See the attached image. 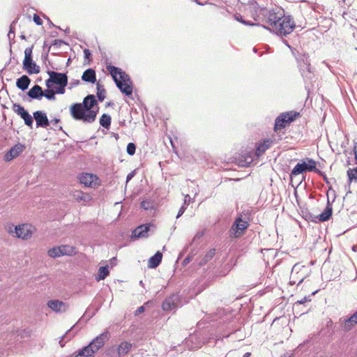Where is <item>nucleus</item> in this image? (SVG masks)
Instances as JSON below:
<instances>
[{
	"label": "nucleus",
	"mask_w": 357,
	"mask_h": 357,
	"mask_svg": "<svg viewBox=\"0 0 357 357\" xmlns=\"http://www.w3.org/2000/svg\"><path fill=\"white\" fill-rule=\"evenodd\" d=\"M162 258V253L160 251L156 252V253L149 259L148 267L150 268H155L160 265Z\"/></svg>",
	"instance_id": "nucleus-26"
},
{
	"label": "nucleus",
	"mask_w": 357,
	"mask_h": 357,
	"mask_svg": "<svg viewBox=\"0 0 357 357\" xmlns=\"http://www.w3.org/2000/svg\"><path fill=\"white\" fill-rule=\"evenodd\" d=\"M251 356V353L250 352H246L244 355H243V357H250Z\"/></svg>",
	"instance_id": "nucleus-57"
},
{
	"label": "nucleus",
	"mask_w": 357,
	"mask_h": 357,
	"mask_svg": "<svg viewBox=\"0 0 357 357\" xmlns=\"http://www.w3.org/2000/svg\"><path fill=\"white\" fill-rule=\"evenodd\" d=\"M203 236H204V231H202L197 232L192 239V243L195 242V241L201 238Z\"/></svg>",
	"instance_id": "nucleus-47"
},
{
	"label": "nucleus",
	"mask_w": 357,
	"mask_h": 357,
	"mask_svg": "<svg viewBox=\"0 0 357 357\" xmlns=\"http://www.w3.org/2000/svg\"><path fill=\"white\" fill-rule=\"evenodd\" d=\"M33 117L36 120V126L47 128L50 126V121L45 112L43 111H36L33 112Z\"/></svg>",
	"instance_id": "nucleus-15"
},
{
	"label": "nucleus",
	"mask_w": 357,
	"mask_h": 357,
	"mask_svg": "<svg viewBox=\"0 0 357 357\" xmlns=\"http://www.w3.org/2000/svg\"><path fill=\"white\" fill-rule=\"evenodd\" d=\"M191 260H192L191 257L188 256V257H187L183 260V264L184 265H186V264H188Z\"/></svg>",
	"instance_id": "nucleus-53"
},
{
	"label": "nucleus",
	"mask_w": 357,
	"mask_h": 357,
	"mask_svg": "<svg viewBox=\"0 0 357 357\" xmlns=\"http://www.w3.org/2000/svg\"><path fill=\"white\" fill-rule=\"evenodd\" d=\"M285 44L287 45V47H288L289 48H291V46H290L289 45H288V43H287V42H285Z\"/></svg>",
	"instance_id": "nucleus-64"
},
{
	"label": "nucleus",
	"mask_w": 357,
	"mask_h": 357,
	"mask_svg": "<svg viewBox=\"0 0 357 357\" xmlns=\"http://www.w3.org/2000/svg\"><path fill=\"white\" fill-rule=\"evenodd\" d=\"M47 306L56 313H63L69 308V305L59 300H50L47 303Z\"/></svg>",
	"instance_id": "nucleus-13"
},
{
	"label": "nucleus",
	"mask_w": 357,
	"mask_h": 357,
	"mask_svg": "<svg viewBox=\"0 0 357 357\" xmlns=\"http://www.w3.org/2000/svg\"><path fill=\"white\" fill-rule=\"evenodd\" d=\"M241 22L242 23L245 24H248V23H247L245 21H244V20H241Z\"/></svg>",
	"instance_id": "nucleus-63"
},
{
	"label": "nucleus",
	"mask_w": 357,
	"mask_h": 357,
	"mask_svg": "<svg viewBox=\"0 0 357 357\" xmlns=\"http://www.w3.org/2000/svg\"><path fill=\"white\" fill-rule=\"evenodd\" d=\"M27 95L32 99L40 100L43 97V91L40 86L36 84L29 89Z\"/></svg>",
	"instance_id": "nucleus-23"
},
{
	"label": "nucleus",
	"mask_w": 357,
	"mask_h": 357,
	"mask_svg": "<svg viewBox=\"0 0 357 357\" xmlns=\"http://www.w3.org/2000/svg\"><path fill=\"white\" fill-rule=\"evenodd\" d=\"M301 269V266L299 264H295L291 269V279L295 278L296 275L299 273Z\"/></svg>",
	"instance_id": "nucleus-41"
},
{
	"label": "nucleus",
	"mask_w": 357,
	"mask_h": 357,
	"mask_svg": "<svg viewBox=\"0 0 357 357\" xmlns=\"http://www.w3.org/2000/svg\"><path fill=\"white\" fill-rule=\"evenodd\" d=\"M79 181L86 187L96 188L98 185V178L93 174H82L79 177Z\"/></svg>",
	"instance_id": "nucleus-14"
},
{
	"label": "nucleus",
	"mask_w": 357,
	"mask_h": 357,
	"mask_svg": "<svg viewBox=\"0 0 357 357\" xmlns=\"http://www.w3.org/2000/svg\"><path fill=\"white\" fill-rule=\"evenodd\" d=\"M109 275L108 266H100L98 269V274L96 279L97 281L104 280Z\"/></svg>",
	"instance_id": "nucleus-34"
},
{
	"label": "nucleus",
	"mask_w": 357,
	"mask_h": 357,
	"mask_svg": "<svg viewBox=\"0 0 357 357\" xmlns=\"http://www.w3.org/2000/svg\"><path fill=\"white\" fill-rule=\"evenodd\" d=\"M81 104L83 105L84 108L89 112V111H95L93 108L97 105V100L94 95H88L84 98Z\"/></svg>",
	"instance_id": "nucleus-22"
},
{
	"label": "nucleus",
	"mask_w": 357,
	"mask_h": 357,
	"mask_svg": "<svg viewBox=\"0 0 357 357\" xmlns=\"http://www.w3.org/2000/svg\"><path fill=\"white\" fill-rule=\"evenodd\" d=\"M84 58L86 59H89L90 58V56H91V53L90 50L88 49H85L84 50Z\"/></svg>",
	"instance_id": "nucleus-48"
},
{
	"label": "nucleus",
	"mask_w": 357,
	"mask_h": 357,
	"mask_svg": "<svg viewBox=\"0 0 357 357\" xmlns=\"http://www.w3.org/2000/svg\"><path fill=\"white\" fill-rule=\"evenodd\" d=\"M75 328V325L71 327L69 330L66 331V333L61 337V340L59 341V344L61 347L65 346V344L70 340L76 334V332L74 331Z\"/></svg>",
	"instance_id": "nucleus-28"
},
{
	"label": "nucleus",
	"mask_w": 357,
	"mask_h": 357,
	"mask_svg": "<svg viewBox=\"0 0 357 357\" xmlns=\"http://www.w3.org/2000/svg\"><path fill=\"white\" fill-rule=\"evenodd\" d=\"M178 296L176 294H172L167 298L162 304V308L164 311H170L177 307V303Z\"/></svg>",
	"instance_id": "nucleus-19"
},
{
	"label": "nucleus",
	"mask_w": 357,
	"mask_h": 357,
	"mask_svg": "<svg viewBox=\"0 0 357 357\" xmlns=\"http://www.w3.org/2000/svg\"><path fill=\"white\" fill-rule=\"evenodd\" d=\"M136 151V146L134 143L130 142L127 145L126 151L128 155H133Z\"/></svg>",
	"instance_id": "nucleus-40"
},
{
	"label": "nucleus",
	"mask_w": 357,
	"mask_h": 357,
	"mask_svg": "<svg viewBox=\"0 0 357 357\" xmlns=\"http://www.w3.org/2000/svg\"><path fill=\"white\" fill-rule=\"evenodd\" d=\"M106 68L119 89L126 96H131L132 94V82L130 76L121 68L112 65L107 66Z\"/></svg>",
	"instance_id": "nucleus-2"
},
{
	"label": "nucleus",
	"mask_w": 357,
	"mask_h": 357,
	"mask_svg": "<svg viewBox=\"0 0 357 357\" xmlns=\"http://www.w3.org/2000/svg\"><path fill=\"white\" fill-rule=\"evenodd\" d=\"M272 140L264 139L262 142L257 144L255 155L258 158L265 153L269 149L272 144Z\"/></svg>",
	"instance_id": "nucleus-21"
},
{
	"label": "nucleus",
	"mask_w": 357,
	"mask_h": 357,
	"mask_svg": "<svg viewBox=\"0 0 357 357\" xmlns=\"http://www.w3.org/2000/svg\"><path fill=\"white\" fill-rule=\"evenodd\" d=\"M151 224L142 225L135 228L132 232V238H142L149 236Z\"/></svg>",
	"instance_id": "nucleus-17"
},
{
	"label": "nucleus",
	"mask_w": 357,
	"mask_h": 357,
	"mask_svg": "<svg viewBox=\"0 0 357 357\" xmlns=\"http://www.w3.org/2000/svg\"><path fill=\"white\" fill-rule=\"evenodd\" d=\"M33 20V22L37 25H42L43 24V20H42V19L38 15L34 14Z\"/></svg>",
	"instance_id": "nucleus-45"
},
{
	"label": "nucleus",
	"mask_w": 357,
	"mask_h": 357,
	"mask_svg": "<svg viewBox=\"0 0 357 357\" xmlns=\"http://www.w3.org/2000/svg\"><path fill=\"white\" fill-rule=\"evenodd\" d=\"M307 301H310V298L309 297H305L303 299L298 301L296 302V304H303L304 303Z\"/></svg>",
	"instance_id": "nucleus-51"
},
{
	"label": "nucleus",
	"mask_w": 357,
	"mask_h": 357,
	"mask_svg": "<svg viewBox=\"0 0 357 357\" xmlns=\"http://www.w3.org/2000/svg\"><path fill=\"white\" fill-rule=\"evenodd\" d=\"M191 202V198L189 195H186L184 199V204L188 205Z\"/></svg>",
	"instance_id": "nucleus-52"
},
{
	"label": "nucleus",
	"mask_w": 357,
	"mask_h": 357,
	"mask_svg": "<svg viewBox=\"0 0 357 357\" xmlns=\"http://www.w3.org/2000/svg\"><path fill=\"white\" fill-rule=\"evenodd\" d=\"M341 327L344 331H349L357 324V310L348 319L341 318Z\"/></svg>",
	"instance_id": "nucleus-18"
},
{
	"label": "nucleus",
	"mask_w": 357,
	"mask_h": 357,
	"mask_svg": "<svg viewBox=\"0 0 357 357\" xmlns=\"http://www.w3.org/2000/svg\"><path fill=\"white\" fill-rule=\"evenodd\" d=\"M30 82V78L27 75H24L17 79L16 86L18 89L24 91L28 89Z\"/></svg>",
	"instance_id": "nucleus-27"
},
{
	"label": "nucleus",
	"mask_w": 357,
	"mask_h": 357,
	"mask_svg": "<svg viewBox=\"0 0 357 357\" xmlns=\"http://www.w3.org/2000/svg\"><path fill=\"white\" fill-rule=\"evenodd\" d=\"M47 255L49 257L52 258L60 257L62 256V251L60 248V246L54 247L50 249L47 252Z\"/></svg>",
	"instance_id": "nucleus-35"
},
{
	"label": "nucleus",
	"mask_w": 357,
	"mask_h": 357,
	"mask_svg": "<svg viewBox=\"0 0 357 357\" xmlns=\"http://www.w3.org/2000/svg\"><path fill=\"white\" fill-rule=\"evenodd\" d=\"M82 79L86 82L94 83L96 81L95 70L92 68L86 70L82 76Z\"/></svg>",
	"instance_id": "nucleus-29"
},
{
	"label": "nucleus",
	"mask_w": 357,
	"mask_h": 357,
	"mask_svg": "<svg viewBox=\"0 0 357 357\" xmlns=\"http://www.w3.org/2000/svg\"><path fill=\"white\" fill-rule=\"evenodd\" d=\"M215 249H211L209 250L204 257L198 262L199 266H204L205 265L208 261H210L215 255Z\"/></svg>",
	"instance_id": "nucleus-31"
},
{
	"label": "nucleus",
	"mask_w": 357,
	"mask_h": 357,
	"mask_svg": "<svg viewBox=\"0 0 357 357\" xmlns=\"http://www.w3.org/2000/svg\"><path fill=\"white\" fill-rule=\"evenodd\" d=\"M204 344L203 338L198 334L190 335L184 341L185 347L189 350H194L200 348Z\"/></svg>",
	"instance_id": "nucleus-11"
},
{
	"label": "nucleus",
	"mask_w": 357,
	"mask_h": 357,
	"mask_svg": "<svg viewBox=\"0 0 357 357\" xmlns=\"http://www.w3.org/2000/svg\"><path fill=\"white\" fill-rule=\"evenodd\" d=\"M299 115L300 114L298 112L294 111H290L280 114L275 121V131L284 128L287 125L293 122Z\"/></svg>",
	"instance_id": "nucleus-5"
},
{
	"label": "nucleus",
	"mask_w": 357,
	"mask_h": 357,
	"mask_svg": "<svg viewBox=\"0 0 357 357\" xmlns=\"http://www.w3.org/2000/svg\"><path fill=\"white\" fill-rule=\"evenodd\" d=\"M24 146L22 144H16L13 146L4 155V160L6 162L12 160L17 157L20 153L23 151Z\"/></svg>",
	"instance_id": "nucleus-20"
},
{
	"label": "nucleus",
	"mask_w": 357,
	"mask_h": 357,
	"mask_svg": "<svg viewBox=\"0 0 357 357\" xmlns=\"http://www.w3.org/2000/svg\"><path fill=\"white\" fill-rule=\"evenodd\" d=\"M60 248L62 251V256L63 255H73L76 254L75 248L68 245H60Z\"/></svg>",
	"instance_id": "nucleus-32"
},
{
	"label": "nucleus",
	"mask_w": 357,
	"mask_h": 357,
	"mask_svg": "<svg viewBox=\"0 0 357 357\" xmlns=\"http://www.w3.org/2000/svg\"><path fill=\"white\" fill-rule=\"evenodd\" d=\"M60 121V119H54L53 120H52L50 122L53 124V125H56Z\"/></svg>",
	"instance_id": "nucleus-56"
},
{
	"label": "nucleus",
	"mask_w": 357,
	"mask_h": 357,
	"mask_svg": "<svg viewBox=\"0 0 357 357\" xmlns=\"http://www.w3.org/2000/svg\"><path fill=\"white\" fill-rule=\"evenodd\" d=\"M186 205L183 204V205L179 208L178 210V214L176 215V218H178L179 217H181L185 212V209H186Z\"/></svg>",
	"instance_id": "nucleus-46"
},
{
	"label": "nucleus",
	"mask_w": 357,
	"mask_h": 357,
	"mask_svg": "<svg viewBox=\"0 0 357 357\" xmlns=\"http://www.w3.org/2000/svg\"><path fill=\"white\" fill-rule=\"evenodd\" d=\"M249 226L248 221L243 220L242 216L238 217L234 221L231 229L234 231L235 236H239Z\"/></svg>",
	"instance_id": "nucleus-16"
},
{
	"label": "nucleus",
	"mask_w": 357,
	"mask_h": 357,
	"mask_svg": "<svg viewBox=\"0 0 357 357\" xmlns=\"http://www.w3.org/2000/svg\"><path fill=\"white\" fill-rule=\"evenodd\" d=\"M305 172H315L317 173H321V171L316 167V162L312 159L307 158V162L304 161L296 165L291 170V176H296Z\"/></svg>",
	"instance_id": "nucleus-6"
},
{
	"label": "nucleus",
	"mask_w": 357,
	"mask_h": 357,
	"mask_svg": "<svg viewBox=\"0 0 357 357\" xmlns=\"http://www.w3.org/2000/svg\"><path fill=\"white\" fill-rule=\"evenodd\" d=\"M47 74L49 78L45 81V85L48 89L53 86L54 84L60 85L64 84H68V76L66 73H57L52 70H48Z\"/></svg>",
	"instance_id": "nucleus-9"
},
{
	"label": "nucleus",
	"mask_w": 357,
	"mask_h": 357,
	"mask_svg": "<svg viewBox=\"0 0 357 357\" xmlns=\"http://www.w3.org/2000/svg\"><path fill=\"white\" fill-rule=\"evenodd\" d=\"M109 333L107 331L94 338L87 346L84 347L92 356L93 354L101 349L105 343L109 340Z\"/></svg>",
	"instance_id": "nucleus-8"
},
{
	"label": "nucleus",
	"mask_w": 357,
	"mask_h": 357,
	"mask_svg": "<svg viewBox=\"0 0 357 357\" xmlns=\"http://www.w3.org/2000/svg\"><path fill=\"white\" fill-rule=\"evenodd\" d=\"M8 38L9 40L11 42L12 40H14L15 38V32L14 31H9L8 33Z\"/></svg>",
	"instance_id": "nucleus-50"
},
{
	"label": "nucleus",
	"mask_w": 357,
	"mask_h": 357,
	"mask_svg": "<svg viewBox=\"0 0 357 357\" xmlns=\"http://www.w3.org/2000/svg\"><path fill=\"white\" fill-rule=\"evenodd\" d=\"M33 46L27 47L24 50V59L23 68L29 74H38L40 73V67L32 59Z\"/></svg>",
	"instance_id": "nucleus-7"
},
{
	"label": "nucleus",
	"mask_w": 357,
	"mask_h": 357,
	"mask_svg": "<svg viewBox=\"0 0 357 357\" xmlns=\"http://www.w3.org/2000/svg\"><path fill=\"white\" fill-rule=\"evenodd\" d=\"M72 196L76 201L83 203L89 202L92 199L90 195L85 194L80 190H74L72 192Z\"/></svg>",
	"instance_id": "nucleus-25"
},
{
	"label": "nucleus",
	"mask_w": 357,
	"mask_h": 357,
	"mask_svg": "<svg viewBox=\"0 0 357 357\" xmlns=\"http://www.w3.org/2000/svg\"><path fill=\"white\" fill-rule=\"evenodd\" d=\"M332 213L333 208L329 202V199H328L326 207L325 208L324 211L317 216V218L320 222H325L331 218V217L332 216Z\"/></svg>",
	"instance_id": "nucleus-24"
},
{
	"label": "nucleus",
	"mask_w": 357,
	"mask_h": 357,
	"mask_svg": "<svg viewBox=\"0 0 357 357\" xmlns=\"http://www.w3.org/2000/svg\"><path fill=\"white\" fill-rule=\"evenodd\" d=\"M282 357H291L290 355L284 354Z\"/></svg>",
	"instance_id": "nucleus-62"
},
{
	"label": "nucleus",
	"mask_w": 357,
	"mask_h": 357,
	"mask_svg": "<svg viewBox=\"0 0 357 357\" xmlns=\"http://www.w3.org/2000/svg\"><path fill=\"white\" fill-rule=\"evenodd\" d=\"M141 207L145 210L153 208V203L150 200H144L141 203Z\"/></svg>",
	"instance_id": "nucleus-39"
},
{
	"label": "nucleus",
	"mask_w": 357,
	"mask_h": 357,
	"mask_svg": "<svg viewBox=\"0 0 357 357\" xmlns=\"http://www.w3.org/2000/svg\"><path fill=\"white\" fill-rule=\"evenodd\" d=\"M220 338V336H218H218L216 335V336H215V338L211 337V338H210V340L215 339V342H216V341H217V340H218Z\"/></svg>",
	"instance_id": "nucleus-59"
},
{
	"label": "nucleus",
	"mask_w": 357,
	"mask_h": 357,
	"mask_svg": "<svg viewBox=\"0 0 357 357\" xmlns=\"http://www.w3.org/2000/svg\"><path fill=\"white\" fill-rule=\"evenodd\" d=\"M43 96L50 100H54L56 98L55 92L52 88H47V89L45 90L43 92Z\"/></svg>",
	"instance_id": "nucleus-38"
},
{
	"label": "nucleus",
	"mask_w": 357,
	"mask_h": 357,
	"mask_svg": "<svg viewBox=\"0 0 357 357\" xmlns=\"http://www.w3.org/2000/svg\"><path fill=\"white\" fill-rule=\"evenodd\" d=\"M150 303V301H147L146 303H144V305H142L140 307H139L135 312V315L137 316V315H139V314L142 313L144 312L145 310V305H148Z\"/></svg>",
	"instance_id": "nucleus-43"
},
{
	"label": "nucleus",
	"mask_w": 357,
	"mask_h": 357,
	"mask_svg": "<svg viewBox=\"0 0 357 357\" xmlns=\"http://www.w3.org/2000/svg\"><path fill=\"white\" fill-rule=\"evenodd\" d=\"M354 152L355 155V160L357 162V143L354 144Z\"/></svg>",
	"instance_id": "nucleus-55"
},
{
	"label": "nucleus",
	"mask_w": 357,
	"mask_h": 357,
	"mask_svg": "<svg viewBox=\"0 0 357 357\" xmlns=\"http://www.w3.org/2000/svg\"><path fill=\"white\" fill-rule=\"evenodd\" d=\"M132 344L128 342H121L117 348L118 356L126 355L131 349Z\"/></svg>",
	"instance_id": "nucleus-30"
},
{
	"label": "nucleus",
	"mask_w": 357,
	"mask_h": 357,
	"mask_svg": "<svg viewBox=\"0 0 357 357\" xmlns=\"http://www.w3.org/2000/svg\"><path fill=\"white\" fill-rule=\"evenodd\" d=\"M66 86H64V84H60V85H58V86L55 89V94L57 93V94H63L65 93V87Z\"/></svg>",
	"instance_id": "nucleus-42"
},
{
	"label": "nucleus",
	"mask_w": 357,
	"mask_h": 357,
	"mask_svg": "<svg viewBox=\"0 0 357 357\" xmlns=\"http://www.w3.org/2000/svg\"><path fill=\"white\" fill-rule=\"evenodd\" d=\"M111 116L109 114H103L100 119V124L103 128L109 129L111 125Z\"/></svg>",
	"instance_id": "nucleus-33"
},
{
	"label": "nucleus",
	"mask_w": 357,
	"mask_h": 357,
	"mask_svg": "<svg viewBox=\"0 0 357 357\" xmlns=\"http://www.w3.org/2000/svg\"><path fill=\"white\" fill-rule=\"evenodd\" d=\"M15 31V29H14V27L13 26V24H11L10 26L9 31Z\"/></svg>",
	"instance_id": "nucleus-58"
},
{
	"label": "nucleus",
	"mask_w": 357,
	"mask_h": 357,
	"mask_svg": "<svg viewBox=\"0 0 357 357\" xmlns=\"http://www.w3.org/2000/svg\"><path fill=\"white\" fill-rule=\"evenodd\" d=\"M70 113L73 119L82 121L85 123H91L96 119L97 111H88L81 103H74L70 107Z\"/></svg>",
	"instance_id": "nucleus-3"
},
{
	"label": "nucleus",
	"mask_w": 357,
	"mask_h": 357,
	"mask_svg": "<svg viewBox=\"0 0 357 357\" xmlns=\"http://www.w3.org/2000/svg\"><path fill=\"white\" fill-rule=\"evenodd\" d=\"M139 284H140L142 287H144V283H143L142 280L139 281Z\"/></svg>",
	"instance_id": "nucleus-61"
},
{
	"label": "nucleus",
	"mask_w": 357,
	"mask_h": 357,
	"mask_svg": "<svg viewBox=\"0 0 357 357\" xmlns=\"http://www.w3.org/2000/svg\"><path fill=\"white\" fill-rule=\"evenodd\" d=\"M304 280V277H301V279L299 280V282L298 283V284H301Z\"/></svg>",
	"instance_id": "nucleus-60"
},
{
	"label": "nucleus",
	"mask_w": 357,
	"mask_h": 357,
	"mask_svg": "<svg viewBox=\"0 0 357 357\" xmlns=\"http://www.w3.org/2000/svg\"><path fill=\"white\" fill-rule=\"evenodd\" d=\"M64 43V41L62 40H54L52 45H55V46H57V47H60L61 45V44Z\"/></svg>",
	"instance_id": "nucleus-49"
},
{
	"label": "nucleus",
	"mask_w": 357,
	"mask_h": 357,
	"mask_svg": "<svg viewBox=\"0 0 357 357\" xmlns=\"http://www.w3.org/2000/svg\"><path fill=\"white\" fill-rule=\"evenodd\" d=\"M299 71L306 84H312L314 79V73L310 65L308 54H303L297 58Z\"/></svg>",
	"instance_id": "nucleus-4"
},
{
	"label": "nucleus",
	"mask_w": 357,
	"mask_h": 357,
	"mask_svg": "<svg viewBox=\"0 0 357 357\" xmlns=\"http://www.w3.org/2000/svg\"><path fill=\"white\" fill-rule=\"evenodd\" d=\"M253 162V158L252 155H247L245 157L244 162L243 165L249 166Z\"/></svg>",
	"instance_id": "nucleus-44"
},
{
	"label": "nucleus",
	"mask_w": 357,
	"mask_h": 357,
	"mask_svg": "<svg viewBox=\"0 0 357 357\" xmlns=\"http://www.w3.org/2000/svg\"><path fill=\"white\" fill-rule=\"evenodd\" d=\"M267 22L271 28L265 26H263V27L275 32L280 36H286L290 34L296 26L294 21L290 15H284L281 16L274 12L268 13Z\"/></svg>",
	"instance_id": "nucleus-1"
},
{
	"label": "nucleus",
	"mask_w": 357,
	"mask_h": 357,
	"mask_svg": "<svg viewBox=\"0 0 357 357\" xmlns=\"http://www.w3.org/2000/svg\"><path fill=\"white\" fill-rule=\"evenodd\" d=\"M35 231V227L29 224H22L16 226L14 231L10 228V233H15V236L22 239H28L31 237Z\"/></svg>",
	"instance_id": "nucleus-10"
},
{
	"label": "nucleus",
	"mask_w": 357,
	"mask_h": 357,
	"mask_svg": "<svg viewBox=\"0 0 357 357\" xmlns=\"http://www.w3.org/2000/svg\"><path fill=\"white\" fill-rule=\"evenodd\" d=\"M14 112L19 115L24 121V124L27 126L32 128L33 126V116L20 105H13Z\"/></svg>",
	"instance_id": "nucleus-12"
},
{
	"label": "nucleus",
	"mask_w": 357,
	"mask_h": 357,
	"mask_svg": "<svg viewBox=\"0 0 357 357\" xmlns=\"http://www.w3.org/2000/svg\"><path fill=\"white\" fill-rule=\"evenodd\" d=\"M134 174H135L134 172L129 173L127 175L126 181L128 182L134 176Z\"/></svg>",
	"instance_id": "nucleus-54"
},
{
	"label": "nucleus",
	"mask_w": 357,
	"mask_h": 357,
	"mask_svg": "<svg viewBox=\"0 0 357 357\" xmlns=\"http://www.w3.org/2000/svg\"><path fill=\"white\" fill-rule=\"evenodd\" d=\"M347 176L349 177V182H351L352 181L357 182V167L349 169L347 170Z\"/></svg>",
	"instance_id": "nucleus-37"
},
{
	"label": "nucleus",
	"mask_w": 357,
	"mask_h": 357,
	"mask_svg": "<svg viewBox=\"0 0 357 357\" xmlns=\"http://www.w3.org/2000/svg\"><path fill=\"white\" fill-rule=\"evenodd\" d=\"M97 97L99 101L102 102L105 98V89L99 82L97 83Z\"/></svg>",
	"instance_id": "nucleus-36"
}]
</instances>
